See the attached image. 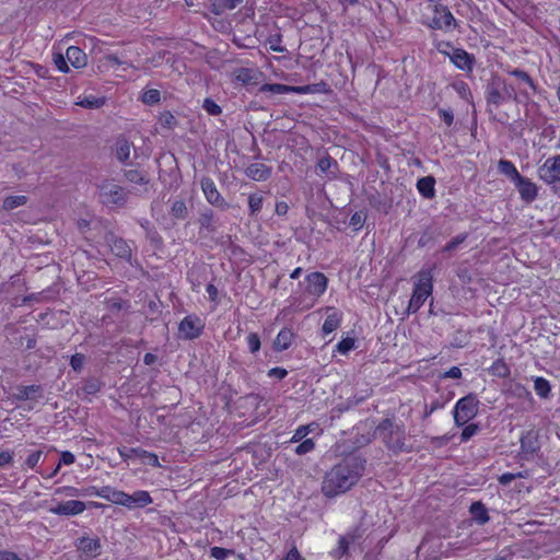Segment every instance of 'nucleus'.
<instances>
[{
	"instance_id": "f03ea898",
	"label": "nucleus",
	"mask_w": 560,
	"mask_h": 560,
	"mask_svg": "<svg viewBox=\"0 0 560 560\" xmlns=\"http://www.w3.org/2000/svg\"><path fill=\"white\" fill-rule=\"evenodd\" d=\"M375 436L380 439L385 446L394 452L406 451V431L402 424L395 423L392 419H383L375 429Z\"/></svg>"
},
{
	"instance_id": "680f3d73",
	"label": "nucleus",
	"mask_w": 560,
	"mask_h": 560,
	"mask_svg": "<svg viewBox=\"0 0 560 560\" xmlns=\"http://www.w3.org/2000/svg\"><path fill=\"white\" fill-rule=\"evenodd\" d=\"M322 92L320 89H315V86L301 85V86H291L289 85V93L295 94H308V93H318Z\"/></svg>"
},
{
	"instance_id": "338daca9",
	"label": "nucleus",
	"mask_w": 560,
	"mask_h": 560,
	"mask_svg": "<svg viewBox=\"0 0 560 560\" xmlns=\"http://www.w3.org/2000/svg\"><path fill=\"white\" fill-rule=\"evenodd\" d=\"M439 116L443 119V121L450 127L454 122V114L450 108H440Z\"/></svg>"
},
{
	"instance_id": "3c124183",
	"label": "nucleus",
	"mask_w": 560,
	"mask_h": 560,
	"mask_svg": "<svg viewBox=\"0 0 560 560\" xmlns=\"http://www.w3.org/2000/svg\"><path fill=\"white\" fill-rule=\"evenodd\" d=\"M366 220V213L364 211H357L350 218V225L354 228V230H359L363 226Z\"/></svg>"
},
{
	"instance_id": "c756f323",
	"label": "nucleus",
	"mask_w": 560,
	"mask_h": 560,
	"mask_svg": "<svg viewBox=\"0 0 560 560\" xmlns=\"http://www.w3.org/2000/svg\"><path fill=\"white\" fill-rule=\"evenodd\" d=\"M235 81L241 82L242 84H255L257 79V71L249 68H240L235 72Z\"/></svg>"
},
{
	"instance_id": "393cba45",
	"label": "nucleus",
	"mask_w": 560,
	"mask_h": 560,
	"mask_svg": "<svg viewBox=\"0 0 560 560\" xmlns=\"http://www.w3.org/2000/svg\"><path fill=\"white\" fill-rule=\"evenodd\" d=\"M539 444L537 433L527 431L521 436V450L525 454H534L538 451Z\"/></svg>"
},
{
	"instance_id": "ea45409f",
	"label": "nucleus",
	"mask_w": 560,
	"mask_h": 560,
	"mask_svg": "<svg viewBox=\"0 0 560 560\" xmlns=\"http://www.w3.org/2000/svg\"><path fill=\"white\" fill-rule=\"evenodd\" d=\"M452 88L456 91V93L465 101L471 102L472 94L469 89V85L464 81H455L452 83Z\"/></svg>"
},
{
	"instance_id": "2eb2a0df",
	"label": "nucleus",
	"mask_w": 560,
	"mask_h": 560,
	"mask_svg": "<svg viewBox=\"0 0 560 560\" xmlns=\"http://www.w3.org/2000/svg\"><path fill=\"white\" fill-rule=\"evenodd\" d=\"M152 503V498L148 491L139 490L132 494L125 492L124 506L128 509L132 508H144Z\"/></svg>"
},
{
	"instance_id": "f8f14e48",
	"label": "nucleus",
	"mask_w": 560,
	"mask_h": 560,
	"mask_svg": "<svg viewBox=\"0 0 560 560\" xmlns=\"http://www.w3.org/2000/svg\"><path fill=\"white\" fill-rule=\"evenodd\" d=\"M85 503L78 500L59 502L55 506L49 508V512L55 515L74 516L81 514L85 510Z\"/></svg>"
},
{
	"instance_id": "13d9d810",
	"label": "nucleus",
	"mask_w": 560,
	"mask_h": 560,
	"mask_svg": "<svg viewBox=\"0 0 560 560\" xmlns=\"http://www.w3.org/2000/svg\"><path fill=\"white\" fill-rule=\"evenodd\" d=\"M85 362V355L82 353H75L70 358V365L75 372H81Z\"/></svg>"
},
{
	"instance_id": "bf43d9fd",
	"label": "nucleus",
	"mask_w": 560,
	"mask_h": 560,
	"mask_svg": "<svg viewBox=\"0 0 560 560\" xmlns=\"http://www.w3.org/2000/svg\"><path fill=\"white\" fill-rule=\"evenodd\" d=\"M140 459H142L144 464H148L150 466H153V467L160 466L158 455H155L154 453H150L145 450H142Z\"/></svg>"
},
{
	"instance_id": "0e129e2a",
	"label": "nucleus",
	"mask_w": 560,
	"mask_h": 560,
	"mask_svg": "<svg viewBox=\"0 0 560 560\" xmlns=\"http://www.w3.org/2000/svg\"><path fill=\"white\" fill-rule=\"evenodd\" d=\"M435 48L438 49L439 52L450 57L454 47L451 42L441 40L435 43Z\"/></svg>"
},
{
	"instance_id": "4468645a",
	"label": "nucleus",
	"mask_w": 560,
	"mask_h": 560,
	"mask_svg": "<svg viewBox=\"0 0 560 560\" xmlns=\"http://www.w3.org/2000/svg\"><path fill=\"white\" fill-rule=\"evenodd\" d=\"M306 291L311 295L319 296L327 289V278L324 273L315 271L306 276Z\"/></svg>"
},
{
	"instance_id": "423d86ee",
	"label": "nucleus",
	"mask_w": 560,
	"mask_h": 560,
	"mask_svg": "<svg viewBox=\"0 0 560 560\" xmlns=\"http://www.w3.org/2000/svg\"><path fill=\"white\" fill-rule=\"evenodd\" d=\"M478 400L474 394H468L460 398L454 408V422L457 427L465 425L469 420L474 419L478 412Z\"/></svg>"
},
{
	"instance_id": "8fccbe9b",
	"label": "nucleus",
	"mask_w": 560,
	"mask_h": 560,
	"mask_svg": "<svg viewBox=\"0 0 560 560\" xmlns=\"http://www.w3.org/2000/svg\"><path fill=\"white\" fill-rule=\"evenodd\" d=\"M354 345L355 340L353 338L347 337L337 343L336 349L338 352L346 354L354 348Z\"/></svg>"
},
{
	"instance_id": "58836bf2",
	"label": "nucleus",
	"mask_w": 560,
	"mask_h": 560,
	"mask_svg": "<svg viewBox=\"0 0 560 560\" xmlns=\"http://www.w3.org/2000/svg\"><path fill=\"white\" fill-rule=\"evenodd\" d=\"M103 383L97 377H89L84 381L82 392L85 395H95L102 388Z\"/></svg>"
},
{
	"instance_id": "a878e982",
	"label": "nucleus",
	"mask_w": 560,
	"mask_h": 560,
	"mask_svg": "<svg viewBox=\"0 0 560 560\" xmlns=\"http://www.w3.org/2000/svg\"><path fill=\"white\" fill-rule=\"evenodd\" d=\"M498 170L502 175L506 176L513 184L517 182L522 176L517 168L515 167V165L509 160L501 159L498 162Z\"/></svg>"
},
{
	"instance_id": "dca6fc26",
	"label": "nucleus",
	"mask_w": 560,
	"mask_h": 560,
	"mask_svg": "<svg viewBox=\"0 0 560 560\" xmlns=\"http://www.w3.org/2000/svg\"><path fill=\"white\" fill-rule=\"evenodd\" d=\"M13 396L19 401L37 399L43 396V388L40 385H19Z\"/></svg>"
},
{
	"instance_id": "39448f33",
	"label": "nucleus",
	"mask_w": 560,
	"mask_h": 560,
	"mask_svg": "<svg viewBox=\"0 0 560 560\" xmlns=\"http://www.w3.org/2000/svg\"><path fill=\"white\" fill-rule=\"evenodd\" d=\"M537 174L539 179L549 185L555 194L560 192V154L548 158L538 167Z\"/></svg>"
},
{
	"instance_id": "6e6d98bb",
	"label": "nucleus",
	"mask_w": 560,
	"mask_h": 560,
	"mask_svg": "<svg viewBox=\"0 0 560 560\" xmlns=\"http://www.w3.org/2000/svg\"><path fill=\"white\" fill-rule=\"evenodd\" d=\"M281 40H282V36L281 34H275V35H271L268 37L267 42L270 46V49L272 51H277V52H283L285 49L284 47H282L280 44H281Z\"/></svg>"
},
{
	"instance_id": "c03bdc74",
	"label": "nucleus",
	"mask_w": 560,
	"mask_h": 560,
	"mask_svg": "<svg viewBox=\"0 0 560 560\" xmlns=\"http://www.w3.org/2000/svg\"><path fill=\"white\" fill-rule=\"evenodd\" d=\"M508 392L512 393L513 395H515L518 398H524V397L530 396L529 390L524 385H522L520 383H511L508 388Z\"/></svg>"
},
{
	"instance_id": "052dcab7",
	"label": "nucleus",
	"mask_w": 560,
	"mask_h": 560,
	"mask_svg": "<svg viewBox=\"0 0 560 560\" xmlns=\"http://www.w3.org/2000/svg\"><path fill=\"white\" fill-rule=\"evenodd\" d=\"M479 430V425L476 423H471L466 425L460 434V441L467 442L471 436H474Z\"/></svg>"
},
{
	"instance_id": "37998d69",
	"label": "nucleus",
	"mask_w": 560,
	"mask_h": 560,
	"mask_svg": "<svg viewBox=\"0 0 560 560\" xmlns=\"http://www.w3.org/2000/svg\"><path fill=\"white\" fill-rule=\"evenodd\" d=\"M161 100V93L159 90L151 89L145 91L142 96L141 101L147 105H154L158 104Z\"/></svg>"
},
{
	"instance_id": "69168bd1",
	"label": "nucleus",
	"mask_w": 560,
	"mask_h": 560,
	"mask_svg": "<svg viewBox=\"0 0 560 560\" xmlns=\"http://www.w3.org/2000/svg\"><path fill=\"white\" fill-rule=\"evenodd\" d=\"M55 494H66L69 497H79L81 495V489L74 487H61L55 490Z\"/></svg>"
},
{
	"instance_id": "7c9ffc66",
	"label": "nucleus",
	"mask_w": 560,
	"mask_h": 560,
	"mask_svg": "<svg viewBox=\"0 0 560 560\" xmlns=\"http://www.w3.org/2000/svg\"><path fill=\"white\" fill-rule=\"evenodd\" d=\"M508 73L510 75L515 77L516 79H518L524 84H526L534 93L538 92V88H537L536 83L534 82L532 77L526 71H524L522 69H518V68H515V69H512V70H508Z\"/></svg>"
},
{
	"instance_id": "bb28decb",
	"label": "nucleus",
	"mask_w": 560,
	"mask_h": 560,
	"mask_svg": "<svg viewBox=\"0 0 560 560\" xmlns=\"http://www.w3.org/2000/svg\"><path fill=\"white\" fill-rule=\"evenodd\" d=\"M198 223L200 224V231L206 230L209 233L217 231L214 212L211 209H206L200 213Z\"/></svg>"
},
{
	"instance_id": "a19ab883",
	"label": "nucleus",
	"mask_w": 560,
	"mask_h": 560,
	"mask_svg": "<svg viewBox=\"0 0 560 560\" xmlns=\"http://www.w3.org/2000/svg\"><path fill=\"white\" fill-rule=\"evenodd\" d=\"M159 122L163 128L171 130L177 126L176 117L168 110L160 115Z\"/></svg>"
},
{
	"instance_id": "9b49d317",
	"label": "nucleus",
	"mask_w": 560,
	"mask_h": 560,
	"mask_svg": "<svg viewBox=\"0 0 560 560\" xmlns=\"http://www.w3.org/2000/svg\"><path fill=\"white\" fill-rule=\"evenodd\" d=\"M448 58L457 69L466 72H471L476 63L475 56L463 48H453Z\"/></svg>"
},
{
	"instance_id": "864d4df0",
	"label": "nucleus",
	"mask_w": 560,
	"mask_h": 560,
	"mask_svg": "<svg viewBox=\"0 0 560 560\" xmlns=\"http://www.w3.org/2000/svg\"><path fill=\"white\" fill-rule=\"evenodd\" d=\"M247 345H248V349L252 353H256L257 351H259L261 342H260V337L258 336L257 332H250L247 336Z\"/></svg>"
},
{
	"instance_id": "c85d7f7f",
	"label": "nucleus",
	"mask_w": 560,
	"mask_h": 560,
	"mask_svg": "<svg viewBox=\"0 0 560 560\" xmlns=\"http://www.w3.org/2000/svg\"><path fill=\"white\" fill-rule=\"evenodd\" d=\"M487 103L488 105L493 104L494 106H500L502 102L505 100V96L503 93L500 92L499 85L495 84V82H491L487 86Z\"/></svg>"
},
{
	"instance_id": "79ce46f5",
	"label": "nucleus",
	"mask_w": 560,
	"mask_h": 560,
	"mask_svg": "<svg viewBox=\"0 0 560 560\" xmlns=\"http://www.w3.org/2000/svg\"><path fill=\"white\" fill-rule=\"evenodd\" d=\"M262 201H264V198H262L261 195H258V194L249 195V197H248V206H249V210H250V214L252 215L257 214L261 210Z\"/></svg>"
},
{
	"instance_id": "f3484780",
	"label": "nucleus",
	"mask_w": 560,
	"mask_h": 560,
	"mask_svg": "<svg viewBox=\"0 0 560 560\" xmlns=\"http://www.w3.org/2000/svg\"><path fill=\"white\" fill-rule=\"evenodd\" d=\"M132 143L124 136H119L114 143V155L122 164H127Z\"/></svg>"
},
{
	"instance_id": "473e14b6",
	"label": "nucleus",
	"mask_w": 560,
	"mask_h": 560,
	"mask_svg": "<svg viewBox=\"0 0 560 560\" xmlns=\"http://www.w3.org/2000/svg\"><path fill=\"white\" fill-rule=\"evenodd\" d=\"M491 375L505 378L510 375V368L503 359L495 360L489 369Z\"/></svg>"
},
{
	"instance_id": "a18cd8bd",
	"label": "nucleus",
	"mask_w": 560,
	"mask_h": 560,
	"mask_svg": "<svg viewBox=\"0 0 560 560\" xmlns=\"http://www.w3.org/2000/svg\"><path fill=\"white\" fill-rule=\"evenodd\" d=\"M105 103L104 98H98L94 96L84 97L79 102V105L84 108H98L103 106Z\"/></svg>"
},
{
	"instance_id": "6ab92c4d",
	"label": "nucleus",
	"mask_w": 560,
	"mask_h": 560,
	"mask_svg": "<svg viewBox=\"0 0 560 560\" xmlns=\"http://www.w3.org/2000/svg\"><path fill=\"white\" fill-rule=\"evenodd\" d=\"M245 174L253 180H266L271 175V168L262 163H253L245 170Z\"/></svg>"
},
{
	"instance_id": "6e6552de",
	"label": "nucleus",
	"mask_w": 560,
	"mask_h": 560,
	"mask_svg": "<svg viewBox=\"0 0 560 560\" xmlns=\"http://www.w3.org/2000/svg\"><path fill=\"white\" fill-rule=\"evenodd\" d=\"M203 327L205 326L199 317L188 315L179 323L178 331L182 338L192 340L202 334Z\"/></svg>"
},
{
	"instance_id": "2f4dec72",
	"label": "nucleus",
	"mask_w": 560,
	"mask_h": 560,
	"mask_svg": "<svg viewBox=\"0 0 560 560\" xmlns=\"http://www.w3.org/2000/svg\"><path fill=\"white\" fill-rule=\"evenodd\" d=\"M340 323H341V315L338 314L337 312H334V313L327 315V317L323 324V328H322L324 335H329L332 331H335L340 326Z\"/></svg>"
},
{
	"instance_id": "9d476101",
	"label": "nucleus",
	"mask_w": 560,
	"mask_h": 560,
	"mask_svg": "<svg viewBox=\"0 0 560 560\" xmlns=\"http://www.w3.org/2000/svg\"><path fill=\"white\" fill-rule=\"evenodd\" d=\"M202 192L207 201L218 208L226 209L229 205L219 192L214 182L210 177H202L200 180Z\"/></svg>"
},
{
	"instance_id": "09e8293b",
	"label": "nucleus",
	"mask_w": 560,
	"mask_h": 560,
	"mask_svg": "<svg viewBox=\"0 0 560 560\" xmlns=\"http://www.w3.org/2000/svg\"><path fill=\"white\" fill-rule=\"evenodd\" d=\"M106 306L110 312H118L120 310L128 308L129 303L121 299H109L106 301Z\"/></svg>"
},
{
	"instance_id": "ddd939ff",
	"label": "nucleus",
	"mask_w": 560,
	"mask_h": 560,
	"mask_svg": "<svg viewBox=\"0 0 560 560\" xmlns=\"http://www.w3.org/2000/svg\"><path fill=\"white\" fill-rule=\"evenodd\" d=\"M520 197L526 203L533 202L538 196V187L529 178L521 176V178L514 183Z\"/></svg>"
},
{
	"instance_id": "a211bd4d",
	"label": "nucleus",
	"mask_w": 560,
	"mask_h": 560,
	"mask_svg": "<svg viewBox=\"0 0 560 560\" xmlns=\"http://www.w3.org/2000/svg\"><path fill=\"white\" fill-rule=\"evenodd\" d=\"M317 167L320 171V173L324 174L329 179H335L339 171L337 161L332 159L329 154H326L325 156L318 160Z\"/></svg>"
},
{
	"instance_id": "f704fd0d",
	"label": "nucleus",
	"mask_w": 560,
	"mask_h": 560,
	"mask_svg": "<svg viewBox=\"0 0 560 560\" xmlns=\"http://www.w3.org/2000/svg\"><path fill=\"white\" fill-rule=\"evenodd\" d=\"M27 200L28 198L24 195L9 196L4 198L2 202V208L7 211H10L18 207L24 206L27 202Z\"/></svg>"
},
{
	"instance_id": "20e7f679",
	"label": "nucleus",
	"mask_w": 560,
	"mask_h": 560,
	"mask_svg": "<svg viewBox=\"0 0 560 560\" xmlns=\"http://www.w3.org/2000/svg\"><path fill=\"white\" fill-rule=\"evenodd\" d=\"M433 289L432 275L430 270L419 272V281L415 284L411 299L409 301L407 313L413 314L423 305L427 298L431 295Z\"/></svg>"
},
{
	"instance_id": "5fc2aeb1",
	"label": "nucleus",
	"mask_w": 560,
	"mask_h": 560,
	"mask_svg": "<svg viewBox=\"0 0 560 560\" xmlns=\"http://www.w3.org/2000/svg\"><path fill=\"white\" fill-rule=\"evenodd\" d=\"M467 238V234L456 235L453 240H451L446 245L442 248V252H452L456 249L462 243H464Z\"/></svg>"
},
{
	"instance_id": "603ef678",
	"label": "nucleus",
	"mask_w": 560,
	"mask_h": 560,
	"mask_svg": "<svg viewBox=\"0 0 560 560\" xmlns=\"http://www.w3.org/2000/svg\"><path fill=\"white\" fill-rule=\"evenodd\" d=\"M233 549H225L222 547H212L210 549V555L217 560H225L228 556L233 555Z\"/></svg>"
},
{
	"instance_id": "1a4fd4ad",
	"label": "nucleus",
	"mask_w": 560,
	"mask_h": 560,
	"mask_svg": "<svg viewBox=\"0 0 560 560\" xmlns=\"http://www.w3.org/2000/svg\"><path fill=\"white\" fill-rule=\"evenodd\" d=\"M105 242L115 256L128 261L131 259L132 250L126 240L115 235L113 232H107L105 235Z\"/></svg>"
},
{
	"instance_id": "774afa93",
	"label": "nucleus",
	"mask_w": 560,
	"mask_h": 560,
	"mask_svg": "<svg viewBox=\"0 0 560 560\" xmlns=\"http://www.w3.org/2000/svg\"><path fill=\"white\" fill-rule=\"evenodd\" d=\"M124 499H125V492L124 491L113 489L107 501H109V502H112L114 504L124 505Z\"/></svg>"
},
{
	"instance_id": "4c0bfd02",
	"label": "nucleus",
	"mask_w": 560,
	"mask_h": 560,
	"mask_svg": "<svg viewBox=\"0 0 560 560\" xmlns=\"http://www.w3.org/2000/svg\"><path fill=\"white\" fill-rule=\"evenodd\" d=\"M260 93L288 94L289 85L281 83H265L259 88Z\"/></svg>"
},
{
	"instance_id": "e2e57ef3",
	"label": "nucleus",
	"mask_w": 560,
	"mask_h": 560,
	"mask_svg": "<svg viewBox=\"0 0 560 560\" xmlns=\"http://www.w3.org/2000/svg\"><path fill=\"white\" fill-rule=\"evenodd\" d=\"M54 62L59 71L65 73L69 71V61L67 60V57L65 58L61 54L54 55Z\"/></svg>"
},
{
	"instance_id": "7ed1b4c3",
	"label": "nucleus",
	"mask_w": 560,
	"mask_h": 560,
	"mask_svg": "<svg viewBox=\"0 0 560 560\" xmlns=\"http://www.w3.org/2000/svg\"><path fill=\"white\" fill-rule=\"evenodd\" d=\"M97 194L100 202L104 206L122 208L127 205L131 192L113 179H105L97 186Z\"/></svg>"
},
{
	"instance_id": "cd10ccee",
	"label": "nucleus",
	"mask_w": 560,
	"mask_h": 560,
	"mask_svg": "<svg viewBox=\"0 0 560 560\" xmlns=\"http://www.w3.org/2000/svg\"><path fill=\"white\" fill-rule=\"evenodd\" d=\"M469 511L472 518L480 525L488 523L490 520L487 508L480 501L474 502Z\"/></svg>"
},
{
	"instance_id": "49530a36",
	"label": "nucleus",
	"mask_w": 560,
	"mask_h": 560,
	"mask_svg": "<svg viewBox=\"0 0 560 560\" xmlns=\"http://www.w3.org/2000/svg\"><path fill=\"white\" fill-rule=\"evenodd\" d=\"M118 452H119V455L124 458V460H128V459H131L133 457H139L141 456V452H142V448L140 447H121V448H118Z\"/></svg>"
},
{
	"instance_id": "412c9836",
	"label": "nucleus",
	"mask_w": 560,
	"mask_h": 560,
	"mask_svg": "<svg viewBox=\"0 0 560 560\" xmlns=\"http://www.w3.org/2000/svg\"><path fill=\"white\" fill-rule=\"evenodd\" d=\"M77 548L88 556L96 557L100 553L101 541L98 538L81 537L78 539Z\"/></svg>"
},
{
	"instance_id": "de8ad7c7",
	"label": "nucleus",
	"mask_w": 560,
	"mask_h": 560,
	"mask_svg": "<svg viewBox=\"0 0 560 560\" xmlns=\"http://www.w3.org/2000/svg\"><path fill=\"white\" fill-rule=\"evenodd\" d=\"M202 108L211 116H218L222 113V108L209 97L203 101Z\"/></svg>"
},
{
	"instance_id": "4d7b16f0",
	"label": "nucleus",
	"mask_w": 560,
	"mask_h": 560,
	"mask_svg": "<svg viewBox=\"0 0 560 560\" xmlns=\"http://www.w3.org/2000/svg\"><path fill=\"white\" fill-rule=\"evenodd\" d=\"M315 447V443L313 439H306L302 441L295 448V453L298 455H304L313 451Z\"/></svg>"
},
{
	"instance_id": "b1692460",
	"label": "nucleus",
	"mask_w": 560,
	"mask_h": 560,
	"mask_svg": "<svg viewBox=\"0 0 560 560\" xmlns=\"http://www.w3.org/2000/svg\"><path fill=\"white\" fill-rule=\"evenodd\" d=\"M293 338H294V334L290 328H287V327L282 328L278 332V335L273 341V349L276 351L287 350L291 346Z\"/></svg>"
},
{
	"instance_id": "4be33fe9",
	"label": "nucleus",
	"mask_w": 560,
	"mask_h": 560,
	"mask_svg": "<svg viewBox=\"0 0 560 560\" xmlns=\"http://www.w3.org/2000/svg\"><path fill=\"white\" fill-rule=\"evenodd\" d=\"M416 186L423 198L433 199L435 197V178L432 175L419 178Z\"/></svg>"
},
{
	"instance_id": "aec40b11",
	"label": "nucleus",
	"mask_w": 560,
	"mask_h": 560,
	"mask_svg": "<svg viewBox=\"0 0 560 560\" xmlns=\"http://www.w3.org/2000/svg\"><path fill=\"white\" fill-rule=\"evenodd\" d=\"M122 175L130 184L147 186L150 183L149 174L140 168H125Z\"/></svg>"
},
{
	"instance_id": "c9c22d12",
	"label": "nucleus",
	"mask_w": 560,
	"mask_h": 560,
	"mask_svg": "<svg viewBox=\"0 0 560 560\" xmlns=\"http://www.w3.org/2000/svg\"><path fill=\"white\" fill-rule=\"evenodd\" d=\"M534 388L536 394L541 398H548L550 396L551 386L550 383L544 377H536L534 381Z\"/></svg>"
},
{
	"instance_id": "0eeeda50",
	"label": "nucleus",
	"mask_w": 560,
	"mask_h": 560,
	"mask_svg": "<svg viewBox=\"0 0 560 560\" xmlns=\"http://www.w3.org/2000/svg\"><path fill=\"white\" fill-rule=\"evenodd\" d=\"M432 11L434 16L429 22H423L429 28L450 32L458 26L456 19L446 5H433Z\"/></svg>"
},
{
	"instance_id": "72a5a7b5",
	"label": "nucleus",
	"mask_w": 560,
	"mask_h": 560,
	"mask_svg": "<svg viewBox=\"0 0 560 560\" xmlns=\"http://www.w3.org/2000/svg\"><path fill=\"white\" fill-rule=\"evenodd\" d=\"M173 219L184 220L188 215V208L184 200H175L170 211Z\"/></svg>"
},
{
	"instance_id": "e433bc0d",
	"label": "nucleus",
	"mask_w": 560,
	"mask_h": 560,
	"mask_svg": "<svg viewBox=\"0 0 560 560\" xmlns=\"http://www.w3.org/2000/svg\"><path fill=\"white\" fill-rule=\"evenodd\" d=\"M349 546H350L349 537L340 536L339 540H338V546H337V548H335L330 551V556L336 560L341 559L343 556H346L348 553Z\"/></svg>"
},
{
	"instance_id": "5701e85b",
	"label": "nucleus",
	"mask_w": 560,
	"mask_h": 560,
	"mask_svg": "<svg viewBox=\"0 0 560 560\" xmlns=\"http://www.w3.org/2000/svg\"><path fill=\"white\" fill-rule=\"evenodd\" d=\"M67 60L72 67L80 69L86 66V54L78 46H70L66 51Z\"/></svg>"
},
{
	"instance_id": "f257e3e1",
	"label": "nucleus",
	"mask_w": 560,
	"mask_h": 560,
	"mask_svg": "<svg viewBox=\"0 0 560 560\" xmlns=\"http://www.w3.org/2000/svg\"><path fill=\"white\" fill-rule=\"evenodd\" d=\"M366 460L359 454H350L326 472L322 492L327 498H335L350 490L358 483L365 470Z\"/></svg>"
}]
</instances>
